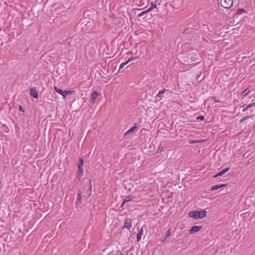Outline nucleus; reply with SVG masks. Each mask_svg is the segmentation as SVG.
Returning <instances> with one entry per match:
<instances>
[{"instance_id": "9b49d317", "label": "nucleus", "mask_w": 255, "mask_h": 255, "mask_svg": "<svg viewBox=\"0 0 255 255\" xmlns=\"http://www.w3.org/2000/svg\"><path fill=\"white\" fill-rule=\"evenodd\" d=\"M167 90L164 89L163 90H160L158 92V93L155 96V98H160V99H161L163 97V96L162 95L165 92V91H166Z\"/></svg>"}, {"instance_id": "dca6fc26", "label": "nucleus", "mask_w": 255, "mask_h": 255, "mask_svg": "<svg viewBox=\"0 0 255 255\" xmlns=\"http://www.w3.org/2000/svg\"><path fill=\"white\" fill-rule=\"evenodd\" d=\"M132 199H133V197H131V196H127L123 200L124 203H126V202H129V201L132 200Z\"/></svg>"}, {"instance_id": "2f4dec72", "label": "nucleus", "mask_w": 255, "mask_h": 255, "mask_svg": "<svg viewBox=\"0 0 255 255\" xmlns=\"http://www.w3.org/2000/svg\"><path fill=\"white\" fill-rule=\"evenodd\" d=\"M249 109L247 108V107H246L245 108H244L243 110V112H246L247 110H248Z\"/></svg>"}, {"instance_id": "72a5a7b5", "label": "nucleus", "mask_w": 255, "mask_h": 255, "mask_svg": "<svg viewBox=\"0 0 255 255\" xmlns=\"http://www.w3.org/2000/svg\"><path fill=\"white\" fill-rule=\"evenodd\" d=\"M125 204V203H124V201H123V203H122V204H121V207H122L124 206V205Z\"/></svg>"}, {"instance_id": "2eb2a0df", "label": "nucleus", "mask_w": 255, "mask_h": 255, "mask_svg": "<svg viewBox=\"0 0 255 255\" xmlns=\"http://www.w3.org/2000/svg\"><path fill=\"white\" fill-rule=\"evenodd\" d=\"M78 174V178H79L80 176H82L83 174V168L82 167H81L80 166H78V171H77Z\"/></svg>"}, {"instance_id": "412c9836", "label": "nucleus", "mask_w": 255, "mask_h": 255, "mask_svg": "<svg viewBox=\"0 0 255 255\" xmlns=\"http://www.w3.org/2000/svg\"><path fill=\"white\" fill-rule=\"evenodd\" d=\"M220 188H221L220 185L218 184V185H216L212 186L211 188V190L212 191H214V190H217Z\"/></svg>"}, {"instance_id": "9d476101", "label": "nucleus", "mask_w": 255, "mask_h": 255, "mask_svg": "<svg viewBox=\"0 0 255 255\" xmlns=\"http://www.w3.org/2000/svg\"><path fill=\"white\" fill-rule=\"evenodd\" d=\"M143 227H142V228L140 229V231L136 235L137 242H139L140 240L141 236L143 235Z\"/></svg>"}, {"instance_id": "c756f323", "label": "nucleus", "mask_w": 255, "mask_h": 255, "mask_svg": "<svg viewBox=\"0 0 255 255\" xmlns=\"http://www.w3.org/2000/svg\"><path fill=\"white\" fill-rule=\"evenodd\" d=\"M19 111H21V112H23V113L24 112V110L23 108L22 107V106H20H20H19Z\"/></svg>"}, {"instance_id": "39448f33", "label": "nucleus", "mask_w": 255, "mask_h": 255, "mask_svg": "<svg viewBox=\"0 0 255 255\" xmlns=\"http://www.w3.org/2000/svg\"><path fill=\"white\" fill-rule=\"evenodd\" d=\"M131 226V220L129 218L127 219L125 222L124 226L121 232L122 233L123 232L124 229L125 228L128 229V230H130V227Z\"/></svg>"}, {"instance_id": "aec40b11", "label": "nucleus", "mask_w": 255, "mask_h": 255, "mask_svg": "<svg viewBox=\"0 0 255 255\" xmlns=\"http://www.w3.org/2000/svg\"><path fill=\"white\" fill-rule=\"evenodd\" d=\"M79 164H78V166H80L81 167H82V166L84 165V160L82 157H79Z\"/></svg>"}, {"instance_id": "f257e3e1", "label": "nucleus", "mask_w": 255, "mask_h": 255, "mask_svg": "<svg viewBox=\"0 0 255 255\" xmlns=\"http://www.w3.org/2000/svg\"><path fill=\"white\" fill-rule=\"evenodd\" d=\"M206 211L205 210H202L200 211H195L190 212L188 214V216L192 218L195 219H202L206 217Z\"/></svg>"}, {"instance_id": "e433bc0d", "label": "nucleus", "mask_w": 255, "mask_h": 255, "mask_svg": "<svg viewBox=\"0 0 255 255\" xmlns=\"http://www.w3.org/2000/svg\"><path fill=\"white\" fill-rule=\"evenodd\" d=\"M119 255H123V253H121Z\"/></svg>"}, {"instance_id": "ddd939ff", "label": "nucleus", "mask_w": 255, "mask_h": 255, "mask_svg": "<svg viewBox=\"0 0 255 255\" xmlns=\"http://www.w3.org/2000/svg\"><path fill=\"white\" fill-rule=\"evenodd\" d=\"M171 235V230L170 229H168L166 233L165 237L161 240V242H164L166 241V239L168 238Z\"/></svg>"}, {"instance_id": "58836bf2", "label": "nucleus", "mask_w": 255, "mask_h": 255, "mask_svg": "<svg viewBox=\"0 0 255 255\" xmlns=\"http://www.w3.org/2000/svg\"><path fill=\"white\" fill-rule=\"evenodd\" d=\"M159 150H161V148H159L158 149V150L159 151Z\"/></svg>"}, {"instance_id": "f03ea898", "label": "nucleus", "mask_w": 255, "mask_h": 255, "mask_svg": "<svg viewBox=\"0 0 255 255\" xmlns=\"http://www.w3.org/2000/svg\"><path fill=\"white\" fill-rule=\"evenodd\" d=\"M233 3V0H220L221 6L225 8H230L232 6Z\"/></svg>"}, {"instance_id": "a878e982", "label": "nucleus", "mask_w": 255, "mask_h": 255, "mask_svg": "<svg viewBox=\"0 0 255 255\" xmlns=\"http://www.w3.org/2000/svg\"><path fill=\"white\" fill-rule=\"evenodd\" d=\"M92 188V185H90V186L89 187V190H88V191L87 192V194H88L89 196H90L91 195V194Z\"/></svg>"}, {"instance_id": "b1692460", "label": "nucleus", "mask_w": 255, "mask_h": 255, "mask_svg": "<svg viewBox=\"0 0 255 255\" xmlns=\"http://www.w3.org/2000/svg\"><path fill=\"white\" fill-rule=\"evenodd\" d=\"M188 59H190V61H195V58L194 56H193V55H192L191 54H189L188 55Z\"/></svg>"}, {"instance_id": "423d86ee", "label": "nucleus", "mask_w": 255, "mask_h": 255, "mask_svg": "<svg viewBox=\"0 0 255 255\" xmlns=\"http://www.w3.org/2000/svg\"><path fill=\"white\" fill-rule=\"evenodd\" d=\"M137 128V123H135L134 124V126L130 128L124 134V136H126L128 135V134L133 132L136 128Z\"/></svg>"}, {"instance_id": "c85d7f7f", "label": "nucleus", "mask_w": 255, "mask_h": 255, "mask_svg": "<svg viewBox=\"0 0 255 255\" xmlns=\"http://www.w3.org/2000/svg\"><path fill=\"white\" fill-rule=\"evenodd\" d=\"M205 118L203 116H201L199 117H198L196 119L197 120H200V121H203L204 120Z\"/></svg>"}, {"instance_id": "7ed1b4c3", "label": "nucleus", "mask_w": 255, "mask_h": 255, "mask_svg": "<svg viewBox=\"0 0 255 255\" xmlns=\"http://www.w3.org/2000/svg\"><path fill=\"white\" fill-rule=\"evenodd\" d=\"M54 89L57 93H58L59 94L62 95L64 98H65L67 95L71 94L72 93L74 92V91H63L61 89H59L56 86H55L54 87Z\"/></svg>"}, {"instance_id": "4468645a", "label": "nucleus", "mask_w": 255, "mask_h": 255, "mask_svg": "<svg viewBox=\"0 0 255 255\" xmlns=\"http://www.w3.org/2000/svg\"><path fill=\"white\" fill-rule=\"evenodd\" d=\"M247 11L244 8H239L237 10V14H241L242 13H247Z\"/></svg>"}, {"instance_id": "4be33fe9", "label": "nucleus", "mask_w": 255, "mask_h": 255, "mask_svg": "<svg viewBox=\"0 0 255 255\" xmlns=\"http://www.w3.org/2000/svg\"><path fill=\"white\" fill-rule=\"evenodd\" d=\"M156 4L155 3H153L151 2V6L148 8V11H151L153 8L156 7Z\"/></svg>"}, {"instance_id": "20e7f679", "label": "nucleus", "mask_w": 255, "mask_h": 255, "mask_svg": "<svg viewBox=\"0 0 255 255\" xmlns=\"http://www.w3.org/2000/svg\"><path fill=\"white\" fill-rule=\"evenodd\" d=\"M202 226H193L189 230V234H192L196 232H198L202 229Z\"/></svg>"}, {"instance_id": "bb28decb", "label": "nucleus", "mask_w": 255, "mask_h": 255, "mask_svg": "<svg viewBox=\"0 0 255 255\" xmlns=\"http://www.w3.org/2000/svg\"><path fill=\"white\" fill-rule=\"evenodd\" d=\"M127 64H128V63L126 61L125 62H123L121 64L120 66V68H119V70L123 68L125 65H126Z\"/></svg>"}, {"instance_id": "393cba45", "label": "nucleus", "mask_w": 255, "mask_h": 255, "mask_svg": "<svg viewBox=\"0 0 255 255\" xmlns=\"http://www.w3.org/2000/svg\"><path fill=\"white\" fill-rule=\"evenodd\" d=\"M138 58V57H131L130 58H129L127 61V62L128 63L129 62L133 61V60H134L135 59H137Z\"/></svg>"}, {"instance_id": "7c9ffc66", "label": "nucleus", "mask_w": 255, "mask_h": 255, "mask_svg": "<svg viewBox=\"0 0 255 255\" xmlns=\"http://www.w3.org/2000/svg\"><path fill=\"white\" fill-rule=\"evenodd\" d=\"M221 188L227 187L228 186V184H220Z\"/></svg>"}, {"instance_id": "5701e85b", "label": "nucleus", "mask_w": 255, "mask_h": 255, "mask_svg": "<svg viewBox=\"0 0 255 255\" xmlns=\"http://www.w3.org/2000/svg\"><path fill=\"white\" fill-rule=\"evenodd\" d=\"M202 142V140H189V143L190 144H194L198 142Z\"/></svg>"}, {"instance_id": "c9c22d12", "label": "nucleus", "mask_w": 255, "mask_h": 255, "mask_svg": "<svg viewBox=\"0 0 255 255\" xmlns=\"http://www.w3.org/2000/svg\"><path fill=\"white\" fill-rule=\"evenodd\" d=\"M214 102H219V101H218V100H215V101H214Z\"/></svg>"}, {"instance_id": "cd10ccee", "label": "nucleus", "mask_w": 255, "mask_h": 255, "mask_svg": "<svg viewBox=\"0 0 255 255\" xmlns=\"http://www.w3.org/2000/svg\"><path fill=\"white\" fill-rule=\"evenodd\" d=\"M255 106V102L249 104L247 107V108L250 109Z\"/></svg>"}, {"instance_id": "f8f14e48", "label": "nucleus", "mask_w": 255, "mask_h": 255, "mask_svg": "<svg viewBox=\"0 0 255 255\" xmlns=\"http://www.w3.org/2000/svg\"><path fill=\"white\" fill-rule=\"evenodd\" d=\"M81 201V192L79 190V192L77 194V198H76V204L77 205H79V203Z\"/></svg>"}, {"instance_id": "0eeeda50", "label": "nucleus", "mask_w": 255, "mask_h": 255, "mask_svg": "<svg viewBox=\"0 0 255 255\" xmlns=\"http://www.w3.org/2000/svg\"><path fill=\"white\" fill-rule=\"evenodd\" d=\"M29 94L34 98L37 99L38 97V92L35 88L30 89Z\"/></svg>"}, {"instance_id": "f3484780", "label": "nucleus", "mask_w": 255, "mask_h": 255, "mask_svg": "<svg viewBox=\"0 0 255 255\" xmlns=\"http://www.w3.org/2000/svg\"><path fill=\"white\" fill-rule=\"evenodd\" d=\"M253 116H246L245 117H243V118H242L240 121H239V122L240 123H242L243 122L246 121V120H247L248 119L250 118H252L253 117Z\"/></svg>"}, {"instance_id": "ea45409f", "label": "nucleus", "mask_w": 255, "mask_h": 255, "mask_svg": "<svg viewBox=\"0 0 255 255\" xmlns=\"http://www.w3.org/2000/svg\"><path fill=\"white\" fill-rule=\"evenodd\" d=\"M1 31V29L0 28V32Z\"/></svg>"}, {"instance_id": "1a4fd4ad", "label": "nucleus", "mask_w": 255, "mask_h": 255, "mask_svg": "<svg viewBox=\"0 0 255 255\" xmlns=\"http://www.w3.org/2000/svg\"><path fill=\"white\" fill-rule=\"evenodd\" d=\"M99 93L97 91H94L91 95V99L93 101V103H95V101L97 99V97L99 95Z\"/></svg>"}, {"instance_id": "4c0bfd02", "label": "nucleus", "mask_w": 255, "mask_h": 255, "mask_svg": "<svg viewBox=\"0 0 255 255\" xmlns=\"http://www.w3.org/2000/svg\"><path fill=\"white\" fill-rule=\"evenodd\" d=\"M159 150H161V148H159L158 149V150L159 151Z\"/></svg>"}, {"instance_id": "473e14b6", "label": "nucleus", "mask_w": 255, "mask_h": 255, "mask_svg": "<svg viewBox=\"0 0 255 255\" xmlns=\"http://www.w3.org/2000/svg\"><path fill=\"white\" fill-rule=\"evenodd\" d=\"M189 28H186L185 29H184V31H183V33H185L186 31L188 30H189Z\"/></svg>"}, {"instance_id": "f704fd0d", "label": "nucleus", "mask_w": 255, "mask_h": 255, "mask_svg": "<svg viewBox=\"0 0 255 255\" xmlns=\"http://www.w3.org/2000/svg\"><path fill=\"white\" fill-rule=\"evenodd\" d=\"M90 185H92V180H90L89 182V186H90Z\"/></svg>"}, {"instance_id": "6e6552de", "label": "nucleus", "mask_w": 255, "mask_h": 255, "mask_svg": "<svg viewBox=\"0 0 255 255\" xmlns=\"http://www.w3.org/2000/svg\"><path fill=\"white\" fill-rule=\"evenodd\" d=\"M230 167H228V168H226L224 169H223L222 171H220L219 172H218L217 174H216V175H215L213 177L214 178H217L219 176H222L223 175H224L225 173H226V172H227L229 170H230Z\"/></svg>"}, {"instance_id": "a211bd4d", "label": "nucleus", "mask_w": 255, "mask_h": 255, "mask_svg": "<svg viewBox=\"0 0 255 255\" xmlns=\"http://www.w3.org/2000/svg\"><path fill=\"white\" fill-rule=\"evenodd\" d=\"M250 92V90L249 89V88H247L243 91L242 95L243 97H246Z\"/></svg>"}, {"instance_id": "6ab92c4d", "label": "nucleus", "mask_w": 255, "mask_h": 255, "mask_svg": "<svg viewBox=\"0 0 255 255\" xmlns=\"http://www.w3.org/2000/svg\"><path fill=\"white\" fill-rule=\"evenodd\" d=\"M149 12H150V11H148V9H147V10L143 11L141 13L138 14L137 15V17H139L142 16Z\"/></svg>"}]
</instances>
